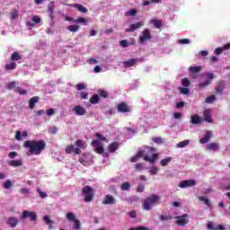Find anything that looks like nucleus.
<instances>
[{
    "label": "nucleus",
    "mask_w": 230,
    "mask_h": 230,
    "mask_svg": "<svg viewBox=\"0 0 230 230\" xmlns=\"http://www.w3.org/2000/svg\"><path fill=\"white\" fill-rule=\"evenodd\" d=\"M43 220L47 226H49V229H53V221L49 219V216H45Z\"/></svg>",
    "instance_id": "obj_38"
},
{
    "label": "nucleus",
    "mask_w": 230,
    "mask_h": 230,
    "mask_svg": "<svg viewBox=\"0 0 230 230\" xmlns=\"http://www.w3.org/2000/svg\"><path fill=\"white\" fill-rule=\"evenodd\" d=\"M207 78L208 80L199 83V91H202V89H206V87H208V85H211L212 82L211 80H213V78H215V75L213 74H207Z\"/></svg>",
    "instance_id": "obj_8"
},
{
    "label": "nucleus",
    "mask_w": 230,
    "mask_h": 230,
    "mask_svg": "<svg viewBox=\"0 0 230 230\" xmlns=\"http://www.w3.org/2000/svg\"><path fill=\"white\" fill-rule=\"evenodd\" d=\"M25 218H30L31 222H37V213L28 211V210H23L21 216V219L25 220Z\"/></svg>",
    "instance_id": "obj_5"
},
{
    "label": "nucleus",
    "mask_w": 230,
    "mask_h": 230,
    "mask_svg": "<svg viewBox=\"0 0 230 230\" xmlns=\"http://www.w3.org/2000/svg\"><path fill=\"white\" fill-rule=\"evenodd\" d=\"M102 204H116V199L112 195H106L102 200Z\"/></svg>",
    "instance_id": "obj_21"
},
{
    "label": "nucleus",
    "mask_w": 230,
    "mask_h": 230,
    "mask_svg": "<svg viewBox=\"0 0 230 230\" xmlns=\"http://www.w3.org/2000/svg\"><path fill=\"white\" fill-rule=\"evenodd\" d=\"M37 192L39 193L41 199H46V197H48V194L46 192H42V190L40 188L37 189Z\"/></svg>",
    "instance_id": "obj_58"
},
{
    "label": "nucleus",
    "mask_w": 230,
    "mask_h": 230,
    "mask_svg": "<svg viewBox=\"0 0 230 230\" xmlns=\"http://www.w3.org/2000/svg\"><path fill=\"white\" fill-rule=\"evenodd\" d=\"M68 31H72V33H75L80 30V25H69L67 27Z\"/></svg>",
    "instance_id": "obj_41"
},
{
    "label": "nucleus",
    "mask_w": 230,
    "mask_h": 230,
    "mask_svg": "<svg viewBox=\"0 0 230 230\" xmlns=\"http://www.w3.org/2000/svg\"><path fill=\"white\" fill-rule=\"evenodd\" d=\"M16 85H17L16 81L10 82L9 84H6V89L8 90L16 89L17 88Z\"/></svg>",
    "instance_id": "obj_47"
},
{
    "label": "nucleus",
    "mask_w": 230,
    "mask_h": 230,
    "mask_svg": "<svg viewBox=\"0 0 230 230\" xmlns=\"http://www.w3.org/2000/svg\"><path fill=\"white\" fill-rule=\"evenodd\" d=\"M82 193L84 195V202H92L93 199H94L93 190L89 185H86L83 188Z\"/></svg>",
    "instance_id": "obj_4"
},
{
    "label": "nucleus",
    "mask_w": 230,
    "mask_h": 230,
    "mask_svg": "<svg viewBox=\"0 0 230 230\" xmlns=\"http://www.w3.org/2000/svg\"><path fill=\"white\" fill-rule=\"evenodd\" d=\"M190 123H192V125H199L201 123L200 117H199V115H192L190 117Z\"/></svg>",
    "instance_id": "obj_32"
},
{
    "label": "nucleus",
    "mask_w": 230,
    "mask_h": 230,
    "mask_svg": "<svg viewBox=\"0 0 230 230\" xmlns=\"http://www.w3.org/2000/svg\"><path fill=\"white\" fill-rule=\"evenodd\" d=\"M217 100V97L215 95H210L206 98V103H213Z\"/></svg>",
    "instance_id": "obj_53"
},
{
    "label": "nucleus",
    "mask_w": 230,
    "mask_h": 230,
    "mask_svg": "<svg viewBox=\"0 0 230 230\" xmlns=\"http://www.w3.org/2000/svg\"><path fill=\"white\" fill-rule=\"evenodd\" d=\"M75 154L76 155L82 154V150H80V148H76L75 147V146L73 145H68L66 146V149H65V153L66 154Z\"/></svg>",
    "instance_id": "obj_11"
},
{
    "label": "nucleus",
    "mask_w": 230,
    "mask_h": 230,
    "mask_svg": "<svg viewBox=\"0 0 230 230\" xmlns=\"http://www.w3.org/2000/svg\"><path fill=\"white\" fill-rule=\"evenodd\" d=\"M190 84L191 82L188 78L181 79V85H183V87H190Z\"/></svg>",
    "instance_id": "obj_52"
},
{
    "label": "nucleus",
    "mask_w": 230,
    "mask_h": 230,
    "mask_svg": "<svg viewBox=\"0 0 230 230\" xmlns=\"http://www.w3.org/2000/svg\"><path fill=\"white\" fill-rule=\"evenodd\" d=\"M48 12L50 15H53V13H55V1H52L49 4Z\"/></svg>",
    "instance_id": "obj_36"
},
{
    "label": "nucleus",
    "mask_w": 230,
    "mask_h": 230,
    "mask_svg": "<svg viewBox=\"0 0 230 230\" xmlns=\"http://www.w3.org/2000/svg\"><path fill=\"white\" fill-rule=\"evenodd\" d=\"M6 224L9 227H17V226H19V219H17V217H8Z\"/></svg>",
    "instance_id": "obj_16"
},
{
    "label": "nucleus",
    "mask_w": 230,
    "mask_h": 230,
    "mask_svg": "<svg viewBox=\"0 0 230 230\" xmlns=\"http://www.w3.org/2000/svg\"><path fill=\"white\" fill-rule=\"evenodd\" d=\"M11 15V21H15V19H17V17H19V11H17V9H13L10 13Z\"/></svg>",
    "instance_id": "obj_40"
},
{
    "label": "nucleus",
    "mask_w": 230,
    "mask_h": 230,
    "mask_svg": "<svg viewBox=\"0 0 230 230\" xmlns=\"http://www.w3.org/2000/svg\"><path fill=\"white\" fill-rule=\"evenodd\" d=\"M136 13H137V10H136V9H131V10H129V11H128V12L126 13V15L132 16V15H136Z\"/></svg>",
    "instance_id": "obj_62"
},
{
    "label": "nucleus",
    "mask_w": 230,
    "mask_h": 230,
    "mask_svg": "<svg viewBox=\"0 0 230 230\" xmlns=\"http://www.w3.org/2000/svg\"><path fill=\"white\" fill-rule=\"evenodd\" d=\"M79 163L81 164H83L84 166H89V165L93 164V160L91 159V155H89L87 154H83L79 157Z\"/></svg>",
    "instance_id": "obj_9"
},
{
    "label": "nucleus",
    "mask_w": 230,
    "mask_h": 230,
    "mask_svg": "<svg viewBox=\"0 0 230 230\" xmlns=\"http://www.w3.org/2000/svg\"><path fill=\"white\" fill-rule=\"evenodd\" d=\"M157 204H161V197L156 194H151L143 201V209L145 211H150L154 206H157Z\"/></svg>",
    "instance_id": "obj_2"
},
{
    "label": "nucleus",
    "mask_w": 230,
    "mask_h": 230,
    "mask_svg": "<svg viewBox=\"0 0 230 230\" xmlns=\"http://www.w3.org/2000/svg\"><path fill=\"white\" fill-rule=\"evenodd\" d=\"M199 200H200L201 202H204V204L208 208H211V201L208 198L204 196H199Z\"/></svg>",
    "instance_id": "obj_37"
},
{
    "label": "nucleus",
    "mask_w": 230,
    "mask_h": 230,
    "mask_svg": "<svg viewBox=\"0 0 230 230\" xmlns=\"http://www.w3.org/2000/svg\"><path fill=\"white\" fill-rule=\"evenodd\" d=\"M152 40V33H150V30L145 29L141 32V36H139V43L140 44H145L146 40Z\"/></svg>",
    "instance_id": "obj_6"
},
{
    "label": "nucleus",
    "mask_w": 230,
    "mask_h": 230,
    "mask_svg": "<svg viewBox=\"0 0 230 230\" xmlns=\"http://www.w3.org/2000/svg\"><path fill=\"white\" fill-rule=\"evenodd\" d=\"M151 22L154 26V28L159 30V28L163 27V20H157V19H153L151 20Z\"/></svg>",
    "instance_id": "obj_27"
},
{
    "label": "nucleus",
    "mask_w": 230,
    "mask_h": 230,
    "mask_svg": "<svg viewBox=\"0 0 230 230\" xmlns=\"http://www.w3.org/2000/svg\"><path fill=\"white\" fill-rule=\"evenodd\" d=\"M207 229H209V230H226V227L223 225H218V226H215L213 225V222L209 221L207 224Z\"/></svg>",
    "instance_id": "obj_20"
},
{
    "label": "nucleus",
    "mask_w": 230,
    "mask_h": 230,
    "mask_svg": "<svg viewBox=\"0 0 230 230\" xmlns=\"http://www.w3.org/2000/svg\"><path fill=\"white\" fill-rule=\"evenodd\" d=\"M128 230H149V229L146 226H137V227L129 228Z\"/></svg>",
    "instance_id": "obj_59"
},
{
    "label": "nucleus",
    "mask_w": 230,
    "mask_h": 230,
    "mask_svg": "<svg viewBox=\"0 0 230 230\" xmlns=\"http://www.w3.org/2000/svg\"><path fill=\"white\" fill-rule=\"evenodd\" d=\"M180 93L188 95L190 94V89H188L187 87L180 88Z\"/></svg>",
    "instance_id": "obj_56"
},
{
    "label": "nucleus",
    "mask_w": 230,
    "mask_h": 230,
    "mask_svg": "<svg viewBox=\"0 0 230 230\" xmlns=\"http://www.w3.org/2000/svg\"><path fill=\"white\" fill-rule=\"evenodd\" d=\"M74 22H75L76 24H87V19L84 18V17H79L78 19H75V21H74Z\"/></svg>",
    "instance_id": "obj_43"
},
{
    "label": "nucleus",
    "mask_w": 230,
    "mask_h": 230,
    "mask_svg": "<svg viewBox=\"0 0 230 230\" xmlns=\"http://www.w3.org/2000/svg\"><path fill=\"white\" fill-rule=\"evenodd\" d=\"M39 96H34L29 100V109H35V103H39Z\"/></svg>",
    "instance_id": "obj_25"
},
{
    "label": "nucleus",
    "mask_w": 230,
    "mask_h": 230,
    "mask_svg": "<svg viewBox=\"0 0 230 230\" xmlns=\"http://www.w3.org/2000/svg\"><path fill=\"white\" fill-rule=\"evenodd\" d=\"M135 170L137 172H143V170H145V164H143V163L136 164H135Z\"/></svg>",
    "instance_id": "obj_44"
},
{
    "label": "nucleus",
    "mask_w": 230,
    "mask_h": 230,
    "mask_svg": "<svg viewBox=\"0 0 230 230\" xmlns=\"http://www.w3.org/2000/svg\"><path fill=\"white\" fill-rule=\"evenodd\" d=\"M95 137H97V139H99L100 141H105L106 143H109V139H107V137H105L103 135L100 134V133H96Z\"/></svg>",
    "instance_id": "obj_51"
},
{
    "label": "nucleus",
    "mask_w": 230,
    "mask_h": 230,
    "mask_svg": "<svg viewBox=\"0 0 230 230\" xmlns=\"http://www.w3.org/2000/svg\"><path fill=\"white\" fill-rule=\"evenodd\" d=\"M74 8H76L81 13H87V8L80 4H75Z\"/></svg>",
    "instance_id": "obj_29"
},
{
    "label": "nucleus",
    "mask_w": 230,
    "mask_h": 230,
    "mask_svg": "<svg viewBox=\"0 0 230 230\" xmlns=\"http://www.w3.org/2000/svg\"><path fill=\"white\" fill-rule=\"evenodd\" d=\"M98 94L101 96V98H109V93L105 90H98Z\"/></svg>",
    "instance_id": "obj_42"
},
{
    "label": "nucleus",
    "mask_w": 230,
    "mask_h": 230,
    "mask_svg": "<svg viewBox=\"0 0 230 230\" xmlns=\"http://www.w3.org/2000/svg\"><path fill=\"white\" fill-rule=\"evenodd\" d=\"M158 172H159V168L157 167H152L149 170V173H151V175H157Z\"/></svg>",
    "instance_id": "obj_54"
},
{
    "label": "nucleus",
    "mask_w": 230,
    "mask_h": 230,
    "mask_svg": "<svg viewBox=\"0 0 230 230\" xmlns=\"http://www.w3.org/2000/svg\"><path fill=\"white\" fill-rule=\"evenodd\" d=\"M12 186H13V184H12V181L7 180L4 184H3V188L4 190H10L12 188Z\"/></svg>",
    "instance_id": "obj_48"
},
{
    "label": "nucleus",
    "mask_w": 230,
    "mask_h": 230,
    "mask_svg": "<svg viewBox=\"0 0 230 230\" xmlns=\"http://www.w3.org/2000/svg\"><path fill=\"white\" fill-rule=\"evenodd\" d=\"M4 69L5 71H13V69H17V64L11 60L9 64L5 65Z\"/></svg>",
    "instance_id": "obj_26"
},
{
    "label": "nucleus",
    "mask_w": 230,
    "mask_h": 230,
    "mask_svg": "<svg viewBox=\"0 0 230 230\" xmlns=\"http://www.w3.org/2000/svg\"><path fill=\"white\" fill-rule=\"evenodd\" d=\"M89 102L92 103V105H96V103H100V95L98 94H93Z\"/></svg>",
    "instance_id": "obj_31"
},
{
    "label": "nucleus",
    "mask_w": 230,
    "mask_h": 230,
    "mask_svg": "<svg viewBox=\"0 0 230 230\" xmlns=\"http://www.w3.org/2000/svg\"><path fill=\"white\" fill-rule=\"evenodd\" d=\"M137 155L139 159H141V157L145 159V155H145V150H139L137 151Z\"/></svg>",
    "instance_id": "obj_60"
},
{
    "label": "nucleus",
    "mask_w": 230,
    "mask_h": 230,
    "mask_svg": "<svg viewBox=\"0 0 230 230\" xmlns=\"http://www.w3.org/2000/svg\"><path fill=\"white\" fill-rule=\"evenodd\" d=\"M179 188H181L182 190L186 189V188H193V186H197V181L193 180V179H190V180H185L181 181L178 184Z\"/></svg>",
    "instance_id": "obj_7"
},
{
    "label": "nucleus",
    "mask_w": 230,
    "mask_h": 230,
    "mask_svg": "<svg viewBox=\"0 0 230 230\" xmlns=\"http://www.w3.org/2000/svg\"><path fill=\"white\" fill-rule=\"evenodd\" d=\"M32 22H27L26 25L29 26V30H31L35 24H40V18L39 15H35L31 19Z\"/></svg>",
    "instance_id": "obj_15"
},
{
    "label": "nucleus",
    "mask_w": 230,
    "mask_h": 230,
    "mask_svg": "<svg viewBox=\"0 0 230 230\" xmlns=\"http://www.w3.org/2000/svg\"><path fill=\"white\" fill-rule=\"evenodd\" d=\"M14 93H18V94H21V95L28 94V91L22 90L21 87L14 88Z\"/></svg>",
    "instance_id": "obj_45"
},
{
    "label": "nucleus",
    "mask_w": 230,
    "mask_h": 230,
    "mask_svg": "<svg viewBox=\"0 0 230 230\" xmlns=\"http://www.w3.org/2000/svg\"><path fill=\"white\" fill-rule=\"evenodd\" d=\"M208 150H218V144L217 143H210L208 146H207Z\"/></svg>",
    "instance_id": "obj_49"
},
{
    "label": "nucleus",
    "mask_w": 230,
    "mask_h": 230,
    "mask_svg": "<svg viewBox=\"0 0 230 230\" xmlns=\"http://www.w3.org/2000/svg\"><path fill=\"white\" fill-rule=\"evenodd\" d=\"M172 158L168 156L164 159H162L160 161V164H161V166H168V164H170V163H172Z\"/></svg>",
    "instance_id": "obj_35"
},
{
    "label": "nucleus",
    "mask_w": 230,
    "mask_h": 230,
    "mask_svg": "<svg viewBox=\"0 0 230 230\" xmlns=\"http://www.w3.org/2000/svg\"><path fill=\"white\" fill-rule=\"evenodd\" d=\"M224 89H226V84H224V82L217 83V85L216 86V92L222 93Z\"/></svg>",
    "instance_id": "obj_39"
},
{
    "label": "nucleus",
    "mask_w": 230,
    "mask_h": 230,
    "mask_svg": "<svg viewBox=\"0 0 230 230\" xmlns=\"http://www.w3.org/2000/svg\"><path fill=\"white\" fill-rule=\"evenodd\" d=\"M118 112L127 113L130 112V108H128V104L127 102H120L117 105Z\"/></svg>",
    "instance_id": "obj_12"
},
{
    "label": "nucleus",
    "mask_w": 230,
    "mask_h": 230,
    "mask_svg": "<svg viewBox=\"0 0 230 230\" xmlns=\"http://www.w3.org/2000/svg\"><path fill=\"white\" fill-rule=\"evenodd\" d=\"M210 137L211 135L209 134V131H208L206 135L199 140V143H201V145H206V143L209 142Z\"/></svg>",
    "instance_id": "obj_34"
},
{
    "label": "nucleus",
    "mask_w": 230,
    "mask_h": 230,
    "mask_svg": "<svg viewBox=\"0 0 230 230\" xmlns=\"http://www.w3.org/2000/svg\"><path fill=\"white\" fill-rule=\"evenodd\" d=\"M46 114H47V116H49V117L53 116L55 114V109L50 108V109L47 110Z\"/></svg>",
    "instance_id": "obj_61"
},
{
    "label": "nucleus",
    "mask_w": 230,
    "mask_h": 230,
    "mask_svg": "<svg viewBox=\"0 0 230 230\" xmlns=\"http://www.w3.org/2000/svg\"><path fill=\"white\" fill-rule=\"evenodd\" d=\"M157 157H159V155L156 153H155L152 155V156L145 155L144 161H147L148 163H151V164H155Z\"/></svg>",
    "instance_id": "obj_22"
},
{
    "label": "nucleus",
    "mask_w": 230,
    "mask_h": 230,
    "mask_svg": "<svg viewBox=\"0 0 230 230\" xmlns=\"http://www.w3.org/2000/svg\"><path fill=\"white\" fill-rule=\"evenodd\" d=\"M190 145V141L184 140L177 144L178 148H184V146H188Z\"/></svg>",
    "instance_id": "obj_50"
},
{
    "label": "nucleus",
    "mask_w": 230,
    "mask_h": 230,
    "mask_svg": "<svg viewBox=\"0 0 230 230\" xmlns=\"http://www.w3.org/2000/svg\"><path fill=\"white\" fill-rule=\"evenodd\" d=\"M76 89H77V91H84V89H85V84H76Z\"/></svg>",
    "instance_id": "obj_64"
},
{
    "label": "nucleus",
    "mask_w": 230,
    "mask_h": 230,
    "mask_svg": "<svg viewBox=\"0 0 230 230\" xmlns=\"http://www.w3.org/2000/svg\"><path fill=\"white\" fill-rule=\"evenodd\" d=\"M21 58H22V57L21 56V54H19V52L14 51L12 55H11V60L13 62H17L18 60H21Z\"/></svg>",
    "instance_id": "obj_30"
},
{
    "label": "nucleus",
    "mask_w": 230,
    "mask_h": 230,
    "mask_svg": "<svg viewBox=\"0 0 230 230\" xmlns=\"http://www.w3.org/2000/svg\"><path fill=\"white\" fill-rule=\"evenodd\" d=\"M203 116L204 120L207 121V123H213V117H211V110H204Z\"/></svg>",
    "instance_id": "obj_17"
},
{
    "label": "nucleus",
    "mask_w": 230,
    "mask_h": 230,
    "mask_svg": "<svg viewBox=\"0 0 230 230\" xmlns=\"http://www.w3.org/2000/svg\"><path fill=\"white\" fill-rule=\"evenodd\" d=\"M137 62H141V59H129L128 61H124L123 66L124 67H132V66H134V64H137Z\"/></svg>",
    "instance_id": "obj_23"
},
{
    "label": "nucleus",
    "mask_w": 230,
    "mask_h": 230,
    "mask_svg": "<svg viewBox=\"0 0 230 230\" xmlns=\"http://www.w3.org/2000/svg\"><path fill=\"white\" fill-rule=\"evenodd\" d=\"M224 47L223 48H217L215 49V55H222V53L224 52Z\"/></svg>",
    "instance_id": "obj_63"
},
{
    "label": "nucleus",
    "mask_w": 230,
    "mask_h": 230,
    "mask_svg": "<svg viewBox=\"0 0 230 230\" xmlns=\"http://www.w3.org/2000/svg\"><path fill=\"white\" fill-rule=\"evenodd\" d=\"M75 148H79V150H85L87 148V142L83 139H77L75 140Z\"/></svg>",
    "instance_id": "obj_19"
},
{
    "label": "nucleus",
    "mask_w": 230,
    "mask_h": 230,
    "mask_svg": "<svg viewBox=\"0 0 230 230\" xmlns=\"http://www.w3.org/2000/svg\"><path fill=\"white\" fill-rule=\"evenodd\" d=\"M188 216V214H184L182 216H178V217H175V220L176 221V224L177 226H184L188 224V222H190V220H188V218H186Z\"/></svg>",
    "instance_id": "obj_10"
},
{
    "label": "nucleus",
    "mask_w": 230,
    "mask_h": 230,
    "mask_svg": "<svg viewBox=\"0 0 230 230\" xmlns=\"http://www.w3.org/2000/svg\"><path fill=\"white\" fill-rule=\"evenodd\" d=\"M74 112L75 114H76V116H85L87 111L85 110V108L80 105H76L74 107Z\"/></svg>",
    "instance_id": "obj_14"
},
{
    "label": "nucleus",
    "mask_w": 230,
    "mask_h": 230,
    "mask_svg": "<svg viewBox=\"0 0 230 230\" xmlns=\"http://www.w3.org/2000/svg\"><path fill=\"white\" fill-rule=\"evenodd\" d=\"M119 148V145L118 142H112L111 144H110L108 150L109 152H111V154H114V152H116Z\"/></svg>",
    "instance_id": "obj_28"
},
{
    "label": "nucleus",
    "mask_w": 230,
    "mask_h": 230,
    "mask_svg": "<svg viewBox=\"0 0 230 230\" xmlns=\"http://www.w3.org/2000/svg\"><path fill=\"white\" fill-rule=\"evenodd\" d=\"M142 26H144L142 22H137V23L131 24L128 29H126V31L128 33H132L136 31V30H139V28H141Z\"/></svg>",
    "instance_id": "obj_18"
},
{
    "label": "nucleus",
    "mask_w": 230,
    "mask_h": 230,
    "mask_svg": "<svg viewBox=\"0 0 230 230\" xmlns=\"http://www.w3.org/2000/svg\"><path fill=\"white\" fill-rule=\"evenodd\" d=\"M189 71L192 75H197V73H200L202 71V66H190Z\"/></svg>",
    "instance_id": "obj_33"
},
{
    "label": "nucleus",
    "mask_w": 230,
    "mask_h": 230,
    "mask_svg": "<svg viewBox=\"0 0 230 230\" xmlns=\"http://www.w3.org/2000/svg\"><path fill=\"white\" fill-rule=\"evenodd\" d=\"M91 145L92 146H96L94 150L96 154H103L104 152L103 146L100 144V140H93Z\"/></svg>",
    "instance_id": "obj_13"
},
{
    "label": "nucleus",
    "mask_w": 230,
    "mask_h": 230,
    "mask_svg": "<svg viewBox=\"0 0 230 230\" xmlns=\"http://www.w3.org/2000/svg\"><path fill=\"white\" fill-rule=\"evenodd\" d=\"M9 166H13V168H19V166H22V160H12L8 162Z\"/></svg>",
    "instance_id": "obj_24"
},
{
    "label": "nucleus",
    "mask_w": 230,
    "mask_h": 230,
    "mask_svg": "<svg viewBox=\"0 0 230 230\" xmlns=\"http://www.w3.org/2000/svg\"><path fill=\"white\" fill-rule=\"evenodd\" d=\"M46 146L44 140H27L23 143V148H28L31 155H40L46 150Z\"/></svg>",
    "instance_id": "obj_1"
},
{
    "label": "nucleus",
    "mask_w": 230,
    "mask_h": 230,
    "mask_svg": "<svg viewBox=\"0 0 230 230\" xmlns=\"http://www.w3.org/2000/svg\"><path fill=\"white\" fill-rule=\"evenodd\" d=\"M58 132V127H51L49 128V134H57Z\"/></svg>",
    "instance_id": "obj_57"
},
{
    "label": "nucleus",
    "mask_w": 230,
    "mask_h": 230,
    "mask_svg": "<svg viewBox=\"0 0 230 230\" xmlns=\"http://www.w3.org/2000/svg\"><path fill=\"white\" fill-rule=\"evenodd\" d=\"M119 46H121V48H128V46H129L128 40H120Z\"/></svg>",
    "instance_id": "obj_55"
},
{
    "label": "nucleus",
    "mask_w": 230,
    "mask_h": 230,
    "mask_svg": "<svg viewBox=\"0 0 230 230\" xmlns=\"http://www.w3.org/2000/svg\"><path fill=\"white\" fill-rule=\"evenodd\" d=\"M66 218L68 220V222H74V225L72 226L73 230H80L82 228V223L78 218H76V215L73 212H68L66 214Z\"/></svg>",
    "instance_id": "obj_3"
},
{
    "label": "nucleus",
    "mask_w": 230,
    "mask_h": 230,
    "mask_svg": "<svg viewBox=\"0 0 230 230\" xmlns=\"http://www.w3.org/2000/svg\"><path fill=\"white\" fill-rule=\"evenodd\" d=\"M120 189L122 191H128V190H130V183L123 182L120 186Z\"/></svg>",
    "instance_id": "obj_46"
}]
</instances>
